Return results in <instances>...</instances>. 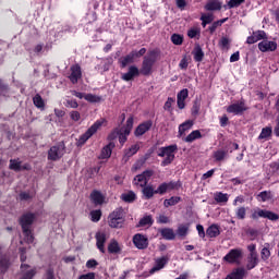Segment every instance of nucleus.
Listing matches in <instances>:
<instances>
[{"label": "nucleus", "mask_w": 279, "mask_h": 279, "mask_svg": "<svg viewBox=\"0 0 279 279\" xmlns=\"http://www.w3.org/2000/svg\"><path fill=\"white\" fill-rule=\"evenodd\" d=\"M86 101H90V104H97V101H100L99 96L89 94L85 96Z\"/></svg>", "instance_id": "55"}, {"label": "nucleus", "mask_w": 279, "mask_h": 279, "mask_svg": "<svg viewBox=\"0 0 279 279\" xmlns=\"http://www.w3.org/2000/svg\"><path fill=\"white\" fill-rule=\"evenodd\" d=\"M108 252L109 254H119L121 253V245L117 240H111L108 245Z\"/></svg>", "instance_id": "30"}, {"label": "nucleus", "mask_w": 279, "mask_h": 279, "mask_svg": "<svg viewBox=\"0 0 279 279\" xmlns=\"http://www.w3.org/2000/svg\"><path fill=\"white\" fill-rule=\"evenodd\" d=\"M198 34H199V29L197 28H192L187 32L189 38H195L196 36H198Z\"/></svg>", "instance_id": "61"}, {"label": "nucleus", "mask_w": 279, "mask_h": 279, "mask_svg": "<svg viewBox=\"0 0 279 279\" xmlns=\"http://www.w3.org/2000/svg\"><path fill=\"white\" fill-rule=\"evenodd\" d=\"M178 150L177 145H170L167 147L159 148L158 156L165 158L161 161V167H167L171 165V161L175 159V151Z\"/></svg>", "instance_id": "3"}, {"label": "nucleus", "mask_w": 279, "mask_h": 279, "mask_svg": "<svg viewBox=\"0 0 279 279\" xmlns=\"http://www.w3.org/2000/svg\"><path fill=\"white\" fill-rule=\"evenodd\" d=\"M267 246H264L260 251L262 260H269V257L271 256V251H269V244H266Z\"/></svg>", "instance_id": "46"}, {"label": "nucleus", "mask_w": 279, "mask_h": 279, "mask_svg": "<svg viewBox=\"0 0 279 279\" xmlns=\"http://www.w3.org/2000/svg\"><path fill=\"white\" fill-rule=\"evenodd\" d=\"M201 21L205 22L207 25H210V23L215 21V16L213 15V13H207V14L203 13L201 16Z\"/></svg>", "instance_id": "48"}, {"label": "nucleus", "mask_w": 279, "mask_h": 279, "mask_svg": "<svg viewBox=\"0 0 279 279\" xmlns=\"http://www.w3.org/2000/svg\"><path fill=\"white\" fill-rule=\"evenodd\" d=\"M246 215H247V209L245 207H238L235 209L236 219L243 220L245 219Z\"/></svg>", "instance_id": "43"}, {"label": "nucleus", "mask_w": 279, "mask_h": 279, "mask_svg": "<svg viewBox=\"0 0 279 279\" xmlns=\"http://www.w3.org/2000/svg\"><path fill=\"white\" fill-rule=\"evenodd\" d=\"M153 223H154V219H151V216H145L140 220L141 227L151 226Z\"/></svg>", "instance_id": "50"}, {"label": "nucleus", "mask_w": 279, "mask_h": 279, "mask_svg": "<svg viewBox=\"0 0 279 279\" xmlns=\"http://www.w3.org/2000/svg\"><path fill=\"white\" fill-rule=\"evenodd\" d=\"M247 250L250 252L248 256H258V253L256 252V244H250Z\"/></svg>", "instance_id": "59"}, {"label": "nucleus", "mask_w": 279, "mask_h": 279, "mask_svg": "<svg viewBox=\"0 0 279 279\" xmlns=\"http://www.w3.org/2000/svg\"><path fill=\"white\" fill-rule=\"evenodd\" d=\"M121 199L129 204H132L136 199V194L134 192H126L121 195Z\"/></svg>", "instance_id": "36"}, {"label": "nucleus", "mask_w": 279, "mask_h": 279, "mask_svg": "<svg viewBox=\"0 0 279 279\" xmlns=\"http://www.w3.org/2000/svg\"><path fill=\"white\" fill-rule=\"evenodd\" d=\"M214 199L218 203V204H227L229 197L228 194H223L221 192H218L214 195Z\"/></svg>", "instance_id": "38"}, {"label": "nucleus", "mask_w": 279, "mask_h": 279, "mask_svg": "<svg viewBox=\"0 0 279 279\" xmlns=\"http://www.w3.org/2000/svg\"><path fill=\"white\" fill-rule=\"evenodd\" d=\"M258 49L263 53H266L267 51H276V49H278V44L276 41L264 39L258 44Z\"/></svg>", "instance_id": "15"}, {"label": "nucleus", "mask_w": 279, "mask_h": 279, "mask_svg": "<svg viewBox=\"0 0 279 279\" xmlns=\"http://www.w3.org/2000/svg\"><path fill=\"white\" fill-rule=\"evenodd\" d=\"M151 175H154V171L146 170L142 174L136 175L134 182L137 186H147V182H149Z\"/></svg>", "instance_id": "10"}, {"label": "nucleus", "mask_w": 279, "mask_h": 279, "mask_svg": "<svg viewBox=\"0 0 279 279\" xmlns=\"http://www.w3.org/2000/svg\"><path fill=\"white\" fill-rule=\"evenodd\" d=\"M221 234V230L218 225H211L206 230V235L209 236V239H217Z\"/></svg>", "instance_id": "25"}, {"label": "nucleus", "mask_w": 279, "mask_h": 279, "mask_svg": "<svg viewBox=\"0 0 279 279\" xmlns=\"http://www.w3.org/2000/svg\"><path fill=\"white\" fill-rule=\"evenodd\" d=\"M271 126L264 128L258 136L259 141H263L264 138H269V136H271Z\"/></svg>", "instance_id": "45"}, {"label": "nucleus", "mask_w": 279, "mask_h": 279, "mask_svg": "<svg viewBox=\"0 0 279 279\" xmlns=\"http://www.w3.org/2000/svg\"><path fill=\"white\" fill-rule=\"evenodd\" d=\"M132 128H134V118H129L126 120V125L120 130H116L113 133L109 135V138H117V134L119 136V143L125 145L130 133L132 132Z\"/></svg>", "instance_id": "1"}, {"label": "nucleus", "mask_w": 279, "mask_h": 279, "mask_svg": "<svg viewBox=\"0 0 279 279\" xmlns=\"http://www.w3.org/2000/svg\"><path fill=\"white\" fill-rule=\"evenodd\" d=\"M96 275L95 272H87L85 275H81L78 279H95Z\"/></svg>", "instance_id": "64"}, {"label": "nucleus", "mask_w": 279, "mask_h": 279, "mask_svg": "<svg viewBox=\"0 0 279 279\" xmlns=\"http://www.w3.org/2000/svg\"><path fill=\"white\" fill-rule=\"evenodd\" d=\"M141 75V71L135 65H131L129 68V71L124 74H122V80L124 82H132L135 77H138Z\"/></svg>", "instance_id": "18"}, {"label": "nucleus", "mask_w": 279, "mask_h": 279, "mask_svg": "<svg viewBox=\"0 0 279 279\" xmlns=\"http://www.w3.org/2000/svg\"><path fill=\"white\" fill-rule=\"evenodd\" d=\"M251 217L253 219H259L262 217L263 219H269L270 221H278L279 216L275 214L274 211L265 210V209H256L252 213Z\"/></svg>", "instance_id": "7"}, {"label": "nucleus", "mask_w": 279, "mask_h": 279, "mask_svg": "<svg viewBox=\"0 0 279 279\" xmlns=\"http://www.w3.org/2000/svg\"><path fill=\"white\" fill-rule=\"evenodd\" d=\"M245 0H230L228 2V8L232 9V8H239V5H241V3H243Z\"/></svg>", "instance_id": "56"}, {"label": "nucleus", "mask_w": 279, "mask_h": 279, "mask_svg": "<svg viewBox=\"0 0 279 279\" xmlns=\"http://www.w3.org/2000/svg\"><path fill=\"white\" fill-rule=\"evenodd\" d=\"M134 60H136V57L134 56L133 51H131L125 57H122L120 59V63H121L122 69H125V66H128V64H133Z\"/></svg>", "instance_id": "27"}, {"label": "nucleus", "mask_w": 279, "mask_h": 279, "mask_svg": "<svg viewBox=\"0 0 279 279\" xmlns=\"http://www.w3.org/2000/svg\"><path fill=\"white\" fill-rule=\"evenodd\" d=\"M191 128H193V121L187 120L183 122L181 125H179V136H184V134H186Z\"/></svg>", "instance_id": "31"}, {"label": "nucleus", "mask_w": 279, "mask_h": 279, "mask_svg": "<svg viewBox=\"0 0 279 279\" xmlns=\"http://www.w3.org/2000/svg\"><path fill=\"white\" fill-rule=\"evenodd\" d=\"M72 84H77L78 80L82 78V68L78 64L71 66V74L69 76Z\"/></svg>", "instance_id": "19"}, {"label": "nucleus", "mask_w": 279, "mask_h": 279, "mask_svg": "<svg viewBox=\"0 0 279 279\" xmlns=\"http://www.w3.org/2000/svg\"><path fill=\"white\" fill-rule=\"evenodd\" d=\"M243 258V251L241 248H232L225 257L226 263H239Z\"/></svg>", "instance_id": "9"}, {"label": "nucleus", "mask_w": 279, "mask_h": 279, "mask_svg": "<svg viewBox=\"0 0 279 279\" xmlns=\"http://www.w3.org/2000/svg\"><path fill=\"white\" fill-rule=\"evenodd\" d=\"M167 263H169V257L161 256L155 259V265L149 270V274H156V271H160L161 269H165L167 266Z\"/></svg>", "instance_id": "13"}, {"label": "nucleus", "mask_w": 279, "mask_h": 279, "mask_svg": "<svg viewBox=\"0 0 279 279\" xmlns=\"http://www.w3.org/2000/svg\"><path fill=\"white\" fill-rule=\"evenodd\" d=\"M109 226L110 228H122L123 220H119V218H112L109 216Z\"/></svg>", "instance_id": "42"}, {"label": "nucleus", "mask_w": 279, "mask_h": 279, "mask_svg": "<svg viewBox=\"0 0 279 279\" xmlns=\"http://www.w3.org/2000/svg\"><path fill=\"white\" fill-rule=\"evenodd\" d=\"M258 265V255H248L247 256V263H246V269L251 271V269H254Z\"/></svg>", "instance_id": "33"}, {"label": "nucleus", "mask_w": 279, "mask_h": 279, "mask_svg": "<svg viewBox=\"0 0 279 279\" xmlns=\"http://www.w3.org/2000/svg\"><path fill=\"white\" fill-rule=\"evenodd\" d=\"M182 186V184L180 182H175V181H170V182H165L161 183L158 189L156 190L157 195H165V193H167V191H173L175 189H180Z\"/></svg>", "instance_id": "8"}, {"label": "nucleus", "mask_w": 279, "mask_h": 279, "mask_svg": "<svg viewBox=\"0 0 279 279\" xmlns=\"http://www.w3.org/2000/svg\"><path fill=\"white\" fill-rule=\"evenodd\" d=\"M106 123V119L97 120L83 135H81L77 140V146L82 147L90 138L94 134H97L98 130H100L101 125Z\"/></svg>", "instance_id": "4"}, {"label": "nucleus", "mask_w": 279, "mask_h": 279, "mask_svg": "<svg viewBox=\"0 0 279 279\" xmlns=\"http://www.w3.org/2000/svg\"><path fill=\"white\" fill-rule=\"evenodd\" d=\"M228 156V150L218 149L214 153V158L217 162H221V160H226Z\"/></svg>", "instance_id": "35"}, {"label": "nucleus", "mask_w": 279, "mask_h": 279, "mask_svg": "<svg viewBox=\"0 0 279 279\" xmlns=\"http://www.w3.org/2000/svg\"><path fill=\"white\" fill-rule=\"evenodd\" d=\"M143 195L146 199H151V197H154V195H158V193H156V190H154V187L151 185H146L143 186Z\"/></svg>", "instance_id": "34"}, {"label": "nucleus", "mask_w": 279, "mask_h": 279, "mask_svg": "<svg viewBox=\"0 0 279 279\" xmlns=\"http://www.w3.org/2000/svg\"><path fill=\"white\" fill-rule=\"evenodd\" d=\"M245 104L243 102H236L233 105H230L227 108V112H229L230 114H241V112H245Z\"/></svg>", "instance_id": "22"}, {"label": "nucleus", "mask_w": 279, "mask_h": 279, "mask_svg": "<svg viewBox=\"0 0 279 279\" xmlns=\"http://www.w3.org/2000/svg\"><path fill=\"white\" fill-rule=\"evenodd\" d=\"M189 97V89L184 88L177 95V104L180 110H184L186 98Z\"/></svg>", "instance_id": "23"}, {"label": "nucleus", "mask_w": 279, "mask_h": 279, "mask_svg": "<svg viewBox=\"0 0 279 279\" xmlns=\"http://www.w3.org/2000/svg\"><path fill=\"white\" fill-rule=\"evenodd\" d=\"M221 1L219 0H209L207 2V4L205 5V10H207V12H213L215 10H221Z\"/></svg>", "instance_id": "28"}, {"label": "nucleus", "mask_w": 279, "mask_h": 279, "mask_svg": "<svg viewBox=\"0 0 279 279\" xmlns=\"http://www.w3.org/2000/svg\"><path fill=\"white\" fill-rule=\"evenodd\" d=\"M258 197H260L262 202H268V199H271V192H267V191L260 192L258 194Z\"/></svg>", "instance_id": "54"}, {"label": "nucleus", "mask_w": 279, "mask_h": 279, "mask_svg": "<svg viewBox=\"0 0 279 279\" xmlns=\"http://www.w3.org/2000/svg\"><path fill=\"white\" fill-rule=\"evenodd\" d=\"M141 75V71L135 65H131L129 68V71L124 74H122V80L124 82H132L135 77H138Z\"/></svg>", "instance_id": "17"}, {"label": "nucleus", "mask_w": 279, "mask_h": 279, "mask_svg": "<svg viewBox=\"0 0 279 279\" xmlns=\"http://www.w3.org/2000/svg\"><path fill=\"white\" fill-rule=\"evenodd\" d=\"M160 234L166 239V241H173V239H175V232L170 228L161 229Z\"/></svg>", "instance_id": "32"}, {"label": "nucleus", "mask_w": 279, "mask_h": 279, "mask_svg": "<svg viewBox=\"0 0 279 279\" xmlns=\"http://www.w3.org/2000/svg\"><path fill=\"white\" fill-rule=\"evenodd\" d=\"M34 219H36L34 214H25L21 218V226L26 243H34V235L32 234V230H29L31 226L34 223Z\"/></svg>", "instance_id": "2"}, {"label": "nucleus", "mask_w": 279, "mask_h": 279, "mask_svg": "<svg viewBox=\"0 0 279 279\" xmlns=\"http://www.w3.org/2000/svg\"><path fill=\"white\" fill-rule=\"evenodd\" d=\"M90 217H92V221L97 223V221H99L101 219V210L96 209V210L90 211Z\"/></svg>", "instance_id": "51"}, {"label": "nucleus", "mask_w": 279, "mask_h": 279, "mask_svg": "<svg viewBox=\"0 0 279 279\" xmlns=\"http://www.w3.org/2000/svg\"><path fill=\"white\" fill-rule=\"evenodd\" d=\"M154 64H156V54L150 53L148 57L144 58L140 73H142V75H151Z\"/></svg>", "instance_id": "6"}, {"label": "nucleus", "mask_w": 279, "mask_h": 279, "mask_svg": "<svg viewBox=\"0 0 279 279\" xmlns=\"http://www.w3.org/2000/svg\"><path fill=\"white\" fill-rule=\"evenodd\" d=\"M180 199L181 198L179 196H172V197L163 201V206L166 208H169V206H175V204H178L180 202Z\"/></svg>", "instance_id": "41"}, {"label": "nucleus", "mask_w": 279, "mask_h": 279, "mask_svg": "<svg viewBox=\"0 0 279 279\" xmlns=\"http://www.w3.org/2000/svg\"><path fill=\"white\" fill-rule=\"evenodd\" d=\"M22 277L21 279H32L36 276V269L29 268V265L22 264Z\"/></svg>", "instance_id": "24"}, {"label": "nucleus", "mask_w": 279, "mask_h": 279, "mask_svg": "<svg viewBox=\"0 0 279 279\" xmlns=\"http://www.w3.org/2000/svg\"><path fill=\"white\" fill-rule=\"evenodd\" d=\"M90 198H92V202H94V204L96 206H101V204H104V199H105L104 194H101V192H99V191L92 192Z\"/></svg>", "instance_id": "29"}, {"label": "nucleus", "mask_w": 279, "mask_h": 279, "mask_svg": "<svg viewBox=\"0 0 279 279\" xmlns=\"http://www.w3.org/2000/svg\"><path fill=\"white\" fill-rule=\"evenodd\" d=\"M109 217H112L114 219H119V221L123 220V209L118 208L113 213L109 215Z\"/></svg>", "instance_id": "49"}, {"label": "nucleus", "mask_w": 279, "mask_h": 279, "mask_svg": "<svg viewBox=\"0 0 279 279\" xmlns=\"http://www.w3.org/2000/svg\"><path fill=\"white\" fill-rule=\"evenodd\" d=\"M33 104L36 108H45V100H43V97L39 94L35 95Z\"/></svg>", "instance_id": "47"}, {"label": "nucleus", "mask_w": 279, "mask_h": 279, "mask_svg": "<svg viewBox=\"0 0 279 279\" xmlns=\"http://www.w3.org/2000/svg\"><path fill=\"white\" fill-rule=\"evenodd\" d=\"M151 125H154V122H151L150 120L141 123L134 132L135 136H143V134H145L146 132H149V130H151Z\"/></svg>", "instance_id": "20"}, {"label": "nucleus", "mask_w": 279, "mask_h": 279, "mask_svg": "<svg viewBox=\"0 0 279 279\" xmlns=\"http://www.w3.org/2000/svg\"><path fill=\"white\" fill-rule=\"evenodd\" d=\"M70 118L72 119V121H80V119H82V116L78 111H72L70 113Z\"/></svg>", "instance_id": "62"}, {"label": "nucleus", "mask_w": 279, "mask_h": 279, "mask_svg": "<svg viewBox=\"0 0 279 279\" xmlns=\"http://www.w3.org/2000/svg\"><path fill=\"white\" fill-rule=\"evenodd\" d=\"M112 149H114V143L110 142L107 146L102 148L100 158L102 160H106V158H110L112 156Z\"/></svg>", "instance_id": "26"}, {"label": "nucleus", "mask_w": 279, "mask_h": 279, "mask_svg": "<svg viewBox=\"0 0 279 279\" xmlns=\"http://www.w3.org/2000/svg\"><path fill=\"white\" fill-rule=\"evenodd\" d=\"M66 108H77L80 105L77 104V100L71 99L65 101Z\"/></svg>", "instance_id": "60"}, {"label": "nucleus", "mask_w": 279, "mask_h": 279, "mask_svg": "<svg viewBox=\"0 0 279 279\" xmlns=\"http://www.w3.org/2000/svg\"><path fill=\"white\" fill-rule=\"evenodd\" d=\"M266 38L267 34L265 33V31H256L247 37L246 43L247 45H254L255 43H258V40H265Z\"/></svg>", "instance_id": "16"}, {"label": "nucleus", "mask_w": 279, "mask_h": 279, "mask_svg": "<svg viewBox=\"0 0 279 279\" xmlns=\"http://www.w3.org/2000/svg\"><path fill=\"white\" fill-rule=\"evenodd\" d=\"M132 52L135 58H141V57L145 56V53H147V49L142 48L140 50H133Z\"/></svg>", "instance_id": "58"}, {"label": "nucleus", "mask_w": 279, "mask_h": 279, "mask_svg": "<svg viewBox=\"0 0 279 279\" xmlns=\"http://www.w3.org/2000/svg\"><path fill=\"white\" fill-rule=\"evenodd\" d=\"M141 149V145L134 144L130 148L124 149V155L122 157V162H128L132 158V156L136 155Z\"/></svg>", "instance_id": "21"}, {"label": "nucleus", "mask_w": 279, "mask_h": 279, "mask_svg": "<svg viewBox=\"0 0 279 279\" xmlns=\"http://www.w3.org/2000/svg\"><path fill=\"white\" fill-rule=\"evenodd\" d=\"M171 40H172L173 45H182V43L184 41V38H182V36L179 34H173L171 36Z\"/></svg>", "instance_id": "52"}, {"label": "nucleus", "mask_w": 279, "mask_h": 279, "mask_svg": "<svg viewBox=\"0 0 279 279\" xmlns=\"http://www.w3.org/2000/svg\"><path fill=\"white\" fill-rule=\"evenodd\" d=\"M197 138H202V133L198 130L193 131L192 133H190L185 137V143H193V141H197Z\"/></svg>", "instance_id": "37"}, {"label": "nucleus", "mask_w": 279, "mask_h": 279, "mask_svg": "<svg viewBox=\"0 0 279 279\" xmlns=\"http://www.w3.org/2000/svg\"><path fill=\"white\" fill-rule=\"evenodd\" d=\"M133 244L135 247H137V250H147L149 246V240L145 235L136 233L133 236Z\"/></svg>", "instance_id": "12"}, {"label": "nucleus", "mask_w": 279, "mask_h": 279, "mask_svg": "<svg viewBox=\"0 0 279 279\" xmlns=\"http://www.w3.org/2000/svg\"><path fill=\"white\" fill-rule=\"evenodd\" d=\"M174 101L175 100L173 98H168L167 101L165 102L163 109L168 112H171V107L173 106Z\"/></svg>", "instance_id": "57"}, {"label": "nucleus", "mask_w": 279, "mask_h": 279, "mask_svg": "<svg viewBox=\"0 0 279 279\" xmlns=\"http://www.w3.org/2000/svg\"><path fill=\"white\" fill-rule=\"evenodd\" d=\"M189 228L190 225H179L178 229H177V234L178 236H186L189 234Z\"/></svg>", "instance_id": "39"}, {"label": "nucleus", "mask_w": 279, "mask_h": 279, "mask_svg": "<svg viewBox=\"0 0 279 279\" xmlns=\"http://www.w3.org/2000/svg\"><path fill=\"white\" fill-rule=\"evenodd\" d=\"M193 56H194L195 62H202V60H204V51L199 46L194 49Z\"/></svg>", "instance_id": "40"}, {"label": "nucleus", "mask_w": 279, "mask_h": 279, "mask_svg": "<svg viewBox=\"0 0 279 279\" xmlns=\"http://www.w3.org/2000/svg\"><path fill=\"white\" fill-rule=\"evenodd\" d=\"M95 239H96V246L99 250V252H101V254H106V241H108V234H106V232L104 231H98L95 234Z\"/></svg>", "instance_id": "11"}, {"label": "nucleus", "mask_w": 279, "mask_h": 279, "mask_svg": "<svg viewBox=\"0 0 279 279\" xmlns=\"http://www.w3.org/2000/svg\"><path fill=\"white\" fill-rule=\"evenodd\" d=\"M170 219L169 217L165 216V215H160L157 219L158 223H170Z\"/></svg>", "instance_id": "63"}, {"label": "nucleus", "mask_w": 279, "mask_h": 279, "mask_svg": "<svg viewBox=\"0 0 279 279\" xmlns=\"http://www.w3.org/2000/svg\"><path fill=\"white\" fill-rule=\"evenodd\" d=\"M65 149L66 146L64 145V142H60L54 146L50 147V149L48 150V160H60V158L64 156Z\"/></svg>", "instance_id": "5"}, {"label": "nucleus", "mask_w": 279, "mask_h": 279, "mask_svg": "<svg viewBox=\"0 0 279 279\" xmlns=\"http://www.w3.org/2000/svg\"><path fill=\"white\" fill-rule=\"evenodd\" d=\"M8 267H10V260H8V258H1L0 259V270L7 271Z\"/></svg>", "instance_id": "53"}, {"label": "nucleus", "mask_w": 279, "mask_h": 279, "mask_svg": "<svg viewBox=\"0 0 279 279\" xmlns=\"http://www.w3.org/2000/svg\"><path fill=\"white\" fill-rule=\"evenodd\" d=\"M9 169H11V171H29V169H32V166H29V163H26V165L23 166L21 160L11 159L10 165H9Z\"/></svg>", "instance_id": "14"}, {"label": "nucleus", "mask_w": 279, "mask_h": 279, "mask_svg": "<svg viewBox=\"0 0 279 279\" xmlns=\"http://www.w3.org/2000/svg\"><path fill=\"white\" fill-rule=\"evenodd\" d=\"M232 43V40L230 39V38H228V37H222L220 40H219V43H218V45H219V47H220V49H230V44Z\"/></svg>", "instance_id": "44"}]
</instances>
